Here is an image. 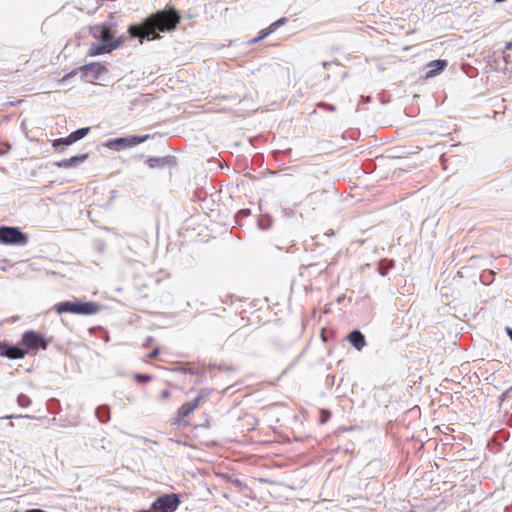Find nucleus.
<instances>
[{"label":"nucleus","instance_id":"obj_11","mask_svg":"<svg viewBox=\"0 0 512 512\" xmlns=\"http://www.w3.org/2000/svg\"><path fill=\"white\" fill-rule=\"evenodd\" d=\"M286 21H287V19L285 17H283V18H280L279 20L271 23L267 28L262 29L259 32L258 36L252 42L255 43V42H258V41L264 39L265 37H267L271 33L275 32L277 30V28L280 25L284 24Z\"/></svg>","mask_w":512,"mask_h":512},{"label":"nucleus","instance_id":"obj_1","mask_svg":"<svg viewBox=\"0 0 512 512\" xmlns=\"http://www.w3.org/2000/svg\"><path fill=\"white\" fill-rule=\"evenodd\" d=\"M180 21V14L174 8H169L149 15L140 24L130 25L128 33L132 38H138L142 43L143 39L155 40L160 38L158 32L165 33L175 30Z\"/></svg>","mask_w":512,"mask_h":512},{"label":"nucleus","instance_id":"obj_19","mask_svg":"<svg viewBox=\"0 0 512 512\" xmlns=\"http://www.w3.org/2000/svg\"><path fill=\"white\" fill-rule=\"evenodd\" d=\"M137 379L140 381H150L152 379L149 375H137Z\"/></svg>","mask_w":512,"mask_h":512},{"label":"nucleus","instance_id":"obj_13","mask_svg":"<svg viewBox=\"0 0 512 512\" xmlns=\"http://www.w3.org/2000/svg\"><path fill=\"white\" fill-rule=\"evenodd\" d=\"M87 158L88 154H82L58 161L55 163V165L59 168H70L75 166L77 163L84 162Z\"/></svg>","mask_w":512,"mask_h":512},{"label":"nucleus","instance_id":"obj_15","mask_svg":"<svg viewBox=\"0 0 512 512\" xmlns=\"http://www.w3.org/2000/svg\"><path fill=\"white\" fill-rule=\"evenodd\" d=\"M90 131L89 127L78 129L71 133L75 142L83 139Z\"/></svg>","mask_w":512,"mask_h":512},{"label":"nucleus","instance_id":"obj_7","mask_svg":"<svg viewBox=\"0 0 512 512\" xmlns=\"http://www.w3.org/2000/svg\"><path fill=\"white\" fill-rule=\"evenodd\" d=\"M21 345L24 347L23 351H26V354L30 351H36L38 349H45L47 346V342L44 336L35 331H26L21 338Z\"/></svg>","mask_w":512,"mask_h":512},{"label":"nucleus","instance_id":"obj_4","mask_svg":"<svg viewBox=\"0 0 512 512\" xmlns=\"http://www.w3.org/2000/svg\"><path fill=\"white\" fill-rule=\"evenodd\" d=\"M205 396L206 393L202 390L195 399L183 403L176 411L171 425L175 427H188L190 425L188 417L199 407Z\"/></svg>","mask_w":512,"mask_h":512},{"label":"nucleus","instance_id":"obj_20","mask_svg":"<svg viewBox=\"0 0 512 512\" xmlns=\"http://www.w3.org/2000/svg\"><path fill=\"white\" fill-rule=\"evenodd\" d=\"M158 354H159V349H158V348H156V349H154V350H153V351L148 355V357H149V358H151V359H153V358H156Z\"/></svg>","mask_w":512,"mask_h":512},{"label":"nucleus","instance_id":"obj_2","mask_svg":"<svg viewBox=\"0 0 512 512\" xmlns=\"http://www.w3.org/2000/svg\"><path fill=\"white\" fill-rule=\"evenodd\" d=\"M89 34L97 43L90 45L88 49L89 56H99L110 54L121 48L127 38L118 31V25L114 22H104L89 27Z\"/></svg>","mask_w":512,"mask_h":512},{"label":"nucleus","instance_id":"obj_18","mask_svg":"<svg viewBox=\"0 0 512 512\" xmlns=\"http://www.w3.org/2000/svg\"><path fill=\"white\" fill-rule=\"evenodd\" d=\"M160 398L161 400L163 401H167L171 398V391L168 390V389H165L163 390L161 393H160Z\"/></svg>","mask_w":512,"mask_h":512},{"label":"nucleus","instance_id":"obj_16","mask_svg":"<svg viewBox=\"0 0 512 512\" xmlns=\"http://www.w3.org/2000/svg\"><path fill=\"white\" fill-rule=\"evenodd\" d=\"M166 163H168V160L166 158H150L148 160V164L151 168L162 166Z\"/></svg>","mask_w":512,"mask_h":512},{"label":"nucleus","instance_id":"obj_5","mask_svg":"<svg viewBox=\"0 0 512 512\" xmlns=\"http://www.w3.org/2000/svg\"><path fill=\"white\" fill-rule=\"evenodd\" d=\"M28 242L26 234L17 227L1 226L0 243L5 245H25Z\"/></svg>","mask_w":512,"mask_h":512},{"label":"nucleus","instance_id":"obj_12","mask_svg":"<svg viewBox=\"0 0 512 512\" xmlns=\"http://www.w3.org/2000/svg\"><path fill=\"white\" fill-rule=\"evenodd\" d=\"M348 340L351 343V345L356 348L358 351L362 350L363 347L366 345V340L364 335L358 331L354 330L348 335Z\"/></svg>","mask_w":512,"mask_h":512},{"label":"nucleus","instance_id":"obj_23","mask_svg":"<svg viewBox=\"0 0 512 512\" xmlns=\"http://www.w3.org/2000/svg\"><path fill=\"white\" fill-rule=\"evenodd\" d=\"M26 512H45L41 509H31V510H27Z\"/></svg>","mask_w":512,"mask_h":512},{"label":"nucleus","instance_id":"obj_24","mask_svg":"<svg viewBox=\"0 0 512 512\" xmlns=\"http://www.w3.org/2000/svg\"><path fill=\"white\" fill-rule=\"evenodd\" d=\"M506 49H508V50H511V49H512V41H511V42H508V43L506 44Z\"/></svg>","mask_w":512,"mask_h":512},{"label":"nucleus","instance_id":"obj_6","mask_svg":"<svg viewBox=\"0 0 512 512\" xmlns=\"http://www.w3.org/2000/svg\"><path fill=\"white\" fill-rule=\"evenodd\" d=\"M180 503L179 495L175 493L164 494L152 503L151 509L155 512H175Z\"/></svg>","mask_w":512,"mask_h":512},{"label":"nucleus","instance_id":"obj_21","mask_svg":"<svg viewBox=\"0 0 512 512\" xmlns=\"http://www.w3.org/2000/svg\"><path fill=\"white\" fill-rule=\"evenodd\" d=\"M506 333H507V335L510 337V339L512 341V329L510 327H506Z\"/></svg>","mask_w":512,"mask_h":512},{"label":"nucleus","instance_id":"obj_9","mask_svg":"<svg viewBox=\"0 0 512 512\" xmlns=\"http://www.w3.org/2000/svg\"><path fill=\"white\" fill-rule=\"evenodd\" d=\"M0 355L9 359H22L26 355V351H23L19 347L8 346V344L0 342Z\"/></svg>","mask_w":512,"mask_h":512},{"label":"nucleus","instance_id":"obj_25","mask_svg":"<svg viewBox=\"0 0 512 512\" xmlns=\"http://www.w3.org/2000/svg\"><path fill=\"white\" fill-rule=\"evenodd\" d=\"M139 512H155L154 510L151 511V510H142V511H139Z\"/></svg>","mask_w":512,"mask_h":512},{"label":"nucleus","instance_id":"obj_3","mask_svg":"<svg viewBox=\"0 0 512 512\" xmlns=\"http://www.w3.org/2000/svg\"><path fill=\"white\" fill-rule=\"evenodd\" d=\"M55 310L58 314L95 315L101 310V305L93 301H64L57 303Z\"/></svg>","mask_w":512,"mask_h":512},{"label":"nucleus","instance_id":"obj_8","mask_svg":"<svg viewBox=\"0 0 512 512\" xmlns=\"http://www.w3.org/2000/svg\"><path fill=\"white\" fill-rule=\"evenodd\" d=\"M79 71L83 72L85 78L98 79L101 75L107 73V67L100 62H91L89 64L80 66Z\"/></svg>","mask_w":512,"mask_h":512},{"label":"nucleus","instance_id":"obj_22","mask_svg":"<svg viewBox=\"0 0 512 512\" xmlns=\"http://www.w3.org/2000/svg\"><path fill=\"white\" fill-rule=\"evenodd\" d=\"M325 332H326V330H325V329H322V331H321V338H322V340H323L324 342H326V341H327V338H326Z\"/></svg>","mask_w":512,"mask_h":512},{"label":"nucleus","instance_id":"obj_14","mask_svg":"<svg viewBox=\"0 0 512 512\" xmlns=\"http://www.w3.org/2000/svg\"><path fill=\"white\" fill-rule=\"evenodd\" d=\"M73 143H75L71 133L65 137V138H58V139H55L53 142H52V146L54 148H57L58 146L60 145H72Z\"/></svg>","mask_w":512,"mask_h":512},{"label":"nucleus","instance_id":"obj_10","mask_svg":"<svg viewBox=\"0 0 512 512\" xmlns=\"http://www.w3.org/2000/svg\"><path fill=\"white\" fill-rule=\"evenodd\" d=\"M448 65L446 60H433L427 64L429 70L427 71L425 78H431L441 73Z\"/></svg>","mask_w":512,"mask_h":512},{"label":"nucleus","instance_id":"obj_17","mask_svg":"<svg viewBox=\"0 0 512 512\" xmlns=\"http://www.w3.org/2000/svg\"><path fill=\"white\" fill-rule=\"evenodd\" d=\"M321 414H322V416L320 418V423L324 424L326 421H328L330 419L331 413L327 410H322Z\"/></svg>","mask_w":512,"mask_h":512}]
</instances>
